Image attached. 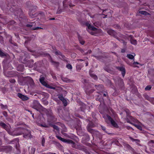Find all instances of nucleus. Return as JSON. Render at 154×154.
<instances>
[{
  "label": "nucleus",
  "mask_w": 154,
  "mask_h": 154,
  "mask_svg": "<svg viewBox=\"0 0 154 154\" xmlns=\"http://www.w3.org/2000/svg\"><path fill=\"white\" fill-rule=\"evenodd\" d=\"M9 134L13 136H17L23 134V137L26 138H31L32 136L31 131L23 128L19 127L15 128L14 130L11 131L10 129Z\"/></svg>",
  "instance_id": "f257e3e1"
},
{
  "label": "nucleus",
  "mask_w": 154,
  "mask_h": 154,
  "mask_svg": "<svg viewBox=\"0 0 154 154\" xmlns=\"http://www.w3.org/2000/svg\"><path fill=\"white\" fill-rule=\"evenodd\" d=\"M94 124L92 122H90L86 127L87 131L91 133L93 137L96 136L99 137L100 135V133L97 130L93 129V128L95 127Z\"/></svg>",
  "instance_id": "f03ea898"
},
{
  "label": "nucleus",
  "mask_w": 154,
  "mask_h": 154,
  "mask_svg": "<svg viewBox=\"0 0 154 154\" xmlns=\"http://www.w3.org/2000/svg\"><path fill=\"white\" fill-rule=\"evenodd\" d=\"M32 108L37 111L40 112L41 111H45V108L43 107L36 100H34L31 105Z\"/></svg>",
  "instance_id": "7ed1b4c3"
},
{
  "label": "nucleus",
  "mask_w": 154,
  "mask_h": 154,
  "mask_svg": "<svg viewBox=\"0 0 154 154\" xmlns=\"http://www.w3.org/2000/svg\"><path fill=\"white\" fill-rule=\"evenodd\" d=\"M0 126L2 128L6 130L8 133H9L10 129V128H11L10 126H8L5 123L2 122H0Z\"/></svg>",
  "instance_id": "20e7f679"
},
{
  "label": "nucleus",
  "mask_w": 154,
  "mask_h": 154,
  "mask_svg": "<svg viewBox=\"0 0 154 154\" xmlns=\"http://www.w3.org/2000/svg\"><path fill=\"white\" fill-rule=\"evenodd\" d=\"M106 116L112 125L115 127H117L118 125L114 121L112 118L108 115H106Z\"/></svg>",
  "instance_id": "39448f33"
},
{
  "label": "nucleus",
  "mask_w": 154,
  "mask_h": 154,
  "mask_svg": "<svg viewBox=\"0 0 154 154\" xmlns=\"http://www.w3.org/2000/svg\"><path fill=\"white\" fill-rule=\"evenodd\" d=\"M81 136H83V139H84L86 141H88L89 140L90 137L89 135L87 133H83L80 134Z\"/></svg>",
  "instance_id": "423d86ee"
},
{
  "label": "nucleus",
  "mask_w": 154,
  "mask_h": 154,
  "mask_svg": "<svg viewBox=\"0 0 154 154\" xmlns=\"http://www.w3.org/2000/svg\"><path fill=\"white\" fill-rule=\"evenodd\" d=\"M116 69L121 71L122 72V76H123V77H124L126 72L125 70V68L123 66H116Z\"/></svg>",
  "instance_id": "0eeeda50"
},
{
  "label": "nucleus",
  "mask_w": 154,
  "mask_h": 154,
  "mask_svg": "<svg viewBox=\"0 0 154 154\" xmlns=\"http://www.w3.org/2000/svg\"><path fill=\"white\" fill-rule=\"evenodd\" d=\"M17 96L23 101L27 100L29 99V98L28 97L20 93L17 94Z\"/></svg>",
  "instance_id": "6e6552de"
},
{
  "label": "nucleus",
  "mask_w": 154,
  "mask_h": 154,
  "mask_svg": "<svg viewBox=\"0 0 154 154\" xmlns=\"http://www.w3.org/2000/svg\"><path fill=\"white\" fill-rule=\"evenodd\" d=\"M107 32L109 35L113 36L115 38H116L117 33L114 30L112 29H109L107 30Z\"/></svg>",
  "instance_id": "1a4fd4ad"
},
{
  "label": "nucleus",
  "mask_w": 154,
  "mask_h": 154,
  "mask_svg": "<svg viewBox=\"0 0 154 154\" xmlns=\"http://www.w3.org/2000/svg\"><path fill=\"white\" fill-rule=\"evenodd\" d=\"M23 63L26 64L30 68H31L33 66L32 64L33 63V60H31L26 62H23Z\"/></svg>",
  "instance_id": "9d476101"
},
{
  "label": "nucleus",
  "mask_w": 154,
  "mask_h": 154,
  "mask_svg": "<svg viewBox=\"0 0 154 154\" xmlns=\"http://www.w3.org/2000/svg\"><path fill=\"white\" fill-rule=\"evenodd\" d=\"M143 97L145 98V99L147 100L150 101L153 104H154V102L153 100H154V98H150L146 94H144L143 95Z\"/></svg>",
  "instance_id": "9b49d317"
},
{
  "label": "nucleus",
  "mask_w": 154,
  "mask_h": 154,
  "mask_svg": "<svg viewBox=\"0 0 154 154\" xmlns=\"http://www.w3.org/2000/svg\"><path fill=\"white\" fill-rule=\"evenodd\" d=\"M35 10H33L32 8L29 10V14L31 17H34L36 16V14L35 13Z\"/></svg>",
  "instance_id": "f8f14e48"
},
{
  "label": "nucleus",
  "mask_w": 154,
  "mask_h": 154,
  "mask_svg": "<svg viewBox=\"0 0 154 154\" xmlns=\"http://www.w3.org/2000/svg\"><path fill=\"white\" fill-rule=\"evenodd\" d=\"M86 25L88 26V29L91 30L95 31L97 30V28H95L93 26L91 25L90 24L88 23H86Z\"/></svg>",
  "instance_id": "ddd939ff"
},
{
  "label": "nucleus",
  "mask_w": 154,
  "mask_h": 154,
  "mask_svg": "<svg viewBox=\"0 0 154 154\" xmlns=\"http://www.w3.org/2000/svg\"><path fill=\"white\" fill-rule=\"evenodd\" d=\"M39 81L41 83L45 86L47 83L45 81V78L43 76H41L39 79Z\"/></svg>",
  "instance_id": "4468645a"
},
{
  "label": "nucleus",
  "mask_w": 154,
  "mask_h": 154,
  "mask_svg": "<svg viewBox=\"0 0 154 154\" xmlns=\"http://www.w3.org/2000/svg\"><path fill=\"white\" fill-rule=\"evenodd\" d=\"M129 38H130V41L131 44L136 45L137 44V42L136 40L133 39L131 35H130L129 37Z\"/></svg>",
  "instance_id": "2eb2a0df"
},
{
  "label": "nucleus",
  "mask_w": 154,
  "mask_h": 154,
  "mask_svg": "<svg viewBox=\"0 0 154 154\" xmlns=\"http://www.w3.org/2000/svg\"><path fill=\"white\" fill-rule=\"evenodd\" d=\"M50 62L53 65H54L57 68L59 66L60 63L59 62H56L54 61L51 58L50 60Z\"/></svg>",
  "instance_id": "dca6fc26"
},
{
  "label": "nucleus",
  "mask_w": 154,
  "mask_h": 154,
  "mask_svg": "<svg viewBox=\"0 0 154 154\" xmlns=\"http://www.w3.org/2000/svg\"><path fill=\"white\" fill-rule=\"evenodd\" d=\"M76 148L77 149L83 150L84 151H85L86 150V149L84 146L80 145H77Z\"/></svg>",
  "instance_id": "f3484780"
},
{
  "label": "nucleus",
  "mask_w": 154,
  "mask_h": 154,
  "mask_svg": "<svg viewBox=\"0 0 154 154\" xmlns=\"http://www.w3.org/2000/svg\"><path fill=\"white\" fill-rule=\"evenodd\" d=\"M27 81H29V84L30 86L32 87H33L34 86V82L32 79L31 78H28Z\"/></svg>",
  "instance_id": "a211bd4d"
},
{
  "label": "nucleus",
  "mask_w": 154,
  "mask_h": 154,
  "mask_svg": "<svg viewBox=\"0 0 154 154\" xmlns=\"http://www.w3.org/2000/svg\"><path fill=\"white\" fill-rule=\"evenodd\" d=\"M66 143L71 144H72V146L73 148H76V146H75V143L72 140H67Z\"/></svg>",
  "instance_id": "6ab92c4d"
},
{
  "label": "nucleus",
  "mask_w": 154,
  "mask_h": 154,
  "mask_svg": "<svg viewBox=\"0 0 154 154\" xmlns=\"http://www.w3.org/2000/svg\"><path fill=\"white\" fill-rule=\"evenodd\" d=\"M95 86L96 88V89L99 91L103 90V86L102 85H99L98 86L95 85Z\"/></svg>",
  "instance_id": "aec40b11"
},
{
  "label": "nucleus",
  "mask_w": 154,
  "mask_h": 154,
  "mask_svg": "<svg viewBox=\"0 0 154 154\" xmlns=\"http://www.w3.org/2000/svg\"><path fill=\"white\" fill-rule=\"evenodd\" d=\"M45 111H42L45 112L46 113L48 117H49L50 116V114H51H51L53 113L51 110H48L45 108Z\"/></svg>",
  "instance_id": "412c9836"
},
{
  "label": "nucleus",
  "mask_w": 154,
  "mask_h": 154,
  "mask_svg": "<svg viewBox=\"0 0 154 154\" xmlns=\"http://www.w3.org/2000/svg\"><path fill=\"white\" fill-rule=\"evenodd\" d=\"M78 34V38L79 39V40L80 42V44L82 45H83L85 43V42L82 40V38L81 36H80Z\"/></svg>",
  "instance_id": "4be33fe9"
},
{
  "label": "nucleus",
  "mask_w": 154,
  "mask_h": 154,
  "mask_svg": "<svg viewBox=\"0 0 154 154\" xmlns=\"http://www.w3.org/2000/svg\"><path fill=\"white\" fill-rule=\"evenodd\" d=\"M49 125L50 126L52 127L54 129L56 130L57 131H59V129L58 127L54 125H53L51 123L49 124Z\"/></svg>",
  "instance_id": "5701e85b"
},
{
  "label": "nucleus",
  "mask_w": 154,
  "mask_h": 154,
  "mask_svg": "<svg viewBox=\"0 0 154 154\" xmlns=\"http://www.w3.org/2000/svg\"><path fill=\"white\" fill-rule=\"evenodd\" d=\"M56 137L59 140L62 142L66 143L67 142V140L62 138L61 137L58 136H56Z\"/></svg>",
  "instance_id": "b1692460"
},
{
  "label": "nucleus",
  "mask_w": 154,
  "mask_h": 154,
  "mask_svg": "<svg viewBox=\"0 0 154 154\" xmlns=\"http://www.w3.org/2000/svg\"><path fill=\"white\" fill-rule=\"evenodd\" d=\"M139 13L144 15H147L149 14V13L145 11H139Z\"/></svg>",
  "instance_id": "393cba45"
},
{
  "label": "nucleus",
  "mask_w": 154,
  "mask_h": 154,
  "mask_svg": "<svg viewBox=\"0 0 154 154\" xmlns=\"http://www.w3.org/2000/svg\"><path fill=\"white\" fill-rule=\"evenodd\" d=\"M135 56V54H134V55H132L131 54H128L127 55V57L130 59H134V57Z\"/></svg>",
  "instance_id": "a878e982"
},
{
  "label": "nucleus",
  "mask_w": 154,
  "mask_h": 154,
  "mask_svg": "<svg viewBox=\"0 0 154 154\" xmlns=\"http://www.w3.org/2000/svg\"><path fill=\"white\" fill-rule=\"evenodd\" d=\"M56 145L58 147V148L61 150H63V147L59 143H56Z\"/></svg>",
  "instance_id": "bb28decb"
},
{
  "label": "nucleus",
  "mask_w": 154,
  "mask_h": 154,
  "mask_svg": "<svg viewBox=\"0 0 154 154\" xmlns=\"http://www.w3.org/2000/svg\"><path fill=\"white\" fill-rule=\"evenodd\" d=\"M42 139V146H45V138L43 136H42L41 138Z\"/></svg>",
  "instance_id": "cd10ccee"
},
{
  "label": "nucleus",
  "mask_w": 154,
  "mask_h": 154,
  "mask_svg": "<svg viewBox=\"0 0 154 154\" xmlns=\"http://www.w3.org/2000/svg\"><path fill=\"white\" fill-rule=\"evenodd\" d=\"M12 147L10 146H6L5 148L8 151H11L12 150Z\"/></svg>",
  "instance_id": "c85d7f7f"
},
{
  "label": "nucleus",
  "mask_w": 154,
  "mask_h": 154,
  "mask_svg": "<svg viewBox=\"0 0 154 154\" xmlns=\"http://www.w3.org/2000/svg\"><path fill=\"white\" fill-rule=\"evenodd\" d=\"M50 115V116L49 117L52 120H54L55 116L53 115V114H51Z\"/></svg>",
  "instance_id": "c756f323"
},
{
  "label": "nucleus",
  "mask_w": 154,
  "mask_h": 154,
  "mask_svg": "<svg viewBox=\"0 0 154 154\" xmlns=\"http://www.w3.org/2000/svg\"><path fill=\"white\" fill-rule=\"evenodd\" d=\"M54 52L56 55H62V53L59 50H56Z\"/></svg>",
  "instance_id": "7c9ffc66"
},
{
  "label": "nucleus",
  "mask_w": 154,
  "mask_h": 154,
  "mask_svg": "<svg viewBox=\"0 0 154 154\" xmlns=\"http://www.w3.org/2000/svg\"><path fill=\"white\" fill-rule=\"evenodd\" d=\"M0 105L1 106V108L4 109H6L8 108V106L7 105H4L3 104H0Z\"/></svg>",
  "instance_id": "2f4dec72"
},
{
  "label": "nucleus",
  "mask_w": 154,
  "mask_h": 154,
  "mask_svg": "<svg viewBox=\"0 0 154 154\" xmlns=\"http://www.w3.org/2000/svg\"><path fill=\"white\" fill-rule=\"evenodd\" d=\"M35 151V149L34 148L32 147L31 148V151L29 152L30 154H34Z\"/></svg>",
  "instance_id": "473e14b6"
},
{
  "label": "nucleus",
  "mask_w": 154,
  "mask_h": 154,
  "mask_svg": "<svg viewBox=\"0 0 154 154\" xmlns=\"http://www.w3.org/2000/svg\"><path fill=\"white\" fill-rule=\"evenodd\" d=\"M45 86L47 88H48L51 89H53L54 90L55 89V87L50 86L48 84H47Z\"/></svg>",
  "instance_id": "72a5a7b5"
},
{
  "label": "nucleus",
  "mask_w": 154,
  "mask_h": 154,
  "mask_svg": "<svg viewBox=\"0 0 154 154\" xmlns=\"http://www.w3.org/2000/svg\"><path fill=\"white\" fill-rule=\"evenodd\" d=\"M134 125L138 129L140 130H142V128L140 125L136 124H134Z\"/></svg>",
  "instance_id": "f704fd0d"
},
{
  "label": "nucleus",
  "mask_w": 154,
  "mask_h": 154,
  "mask_svg": "<svg viewBox=\"0 0 154 154\" xmlns=\"http://www.w3.org/2000/svg\"><path fill=\"white\" fill-rule=\"evenodd\" d=\"M63 104L64 106H65L67 105V101L65 99L62 101Z\"/></svg>",
  "instance_id": "c9c22d12"
},
{
  "label": "nucleus",
  "mask_w": 154,
  "mask_h": 154,
  "mask_svg": "<svg viewBox=\"0 0 154 154\" xmlns=\"http://www.w3.org/2000/svg\"><path fill=\"white\" fill-rule=\"evenodd\" d=\"M66 67L69 69H72V65L70 64H67L66 66Z\"/></svg>",
  "instance_id": "e433bc0d"
},
{
  "label": "nucleus",
  "mask_w": 154,
  "mask_h": 154,
  "mask_svg": "<svg viewBox=\"0 0 154 154\" xmlns=\"http://www.w3.org/2000/svg\"><path fill=\"white\" fill-rule=\"evenodd\" d=\"M130 139L133 141H136L137 143L140 142L139 140L137 139H134L131 137H130Z\"/></svg>",
  "instance_id": "4c0bfd02"
},
{
  "label": "nucleus",
  "mask_w": 154,
  "mask_h": 154,
  "mask_svg": "<svg viewBox=\"0 0 154 154\" xmlns=\"http://www.w3.org/2000/svg\"><path fill=\"white\" fill-rule=\"evenodd\" d=\"M94 91V89H91L90 91H86V93L87 94H90L92 93Z\"/></svg>",
  "instance_id": "58836bf2"
},
{
  "label": "nucleus",
  "mask_w": 154,
  "mask_h": 154,
  "mask_svg": "<svg viewBox=\"0 0 154 154\" xmlns=\"http://www.w3.org/2000/svg\"><path fill=\"white\" fill-rule=\"evenodd\" d=\"M82 68V67L79 65H77L76 66V69L77 70H80Z\"/></svg>",
  "instance_id": "ea45409f"
},
{
  "label": "nucleus",
  "mask_w": 154,
  "mask_h": 154,
  "mask_svg": "<svg viewBox=\"0 0 154 154\" xmlns=\"http://www.w3.org/2000/svg\"><path fill=\"white\" fill-rule=\"evenodd\" d=\"M151 87L150 86L148 85L147 86L145 89V90L146 91H149L151 89Z\"/></svg>",
  "instance_id": "a19ab883"
},
{
  "label": "nucleus",
  "mask_w": 154,
  "mask_h": 154,
  "mask_svg": "<svg viewBox=\"0 0 154 154\" xmlns=\"http://www.w3.org/2000/svg\"><path fill=\"white\" fill-rule=\"evenodd\" d=\"M9 81L11 83H14L16 81L14 79H9Z\"/></svg>",
  "instance_id": "79ce46f5"
},
{
  "label": "nucleus",
  "mask_w": 154,
  "mask_h": 154,
  "mask_svg": "<svg viewBox=\"0 0 154 154\" xmlns=\"http://www.w3.org/2000/svg\"><path fill=\"white\" fill-rule=\"evenodd\" d=\"M34 23V22L31 23L30 24H27L26 26L29 27H31L32 26Z\"/></svg>",
  "instance_id": "37998d69"
},
{
  "label": "nucleus",
  "mask_w": 154,
  "mask_h": 154,
  "mask_svg": "<svg viewBox=\"0 0 154 154\" xmlns=\"http://www.w3.org/2000/svg\"><path fill=\"white\" fill-rule=\"evenodd\" d=\"M94 57L97 59L98 60H100L101 59H102L103 58V56H94Z\"/></svg>",
  "instance_id": "c03bdc74"
},
{
  "label": "nucleus",
  "mask_w": 154,
  "mask_h": 154,
  "mask_svg": "<svg viewBox=\"0 0 154 154\" xmlns=\"http://www.w3.org/2000/svg\"><path fill=\"white\" fill-rule=\"evenodd\" d=\"M104 69L106 71L109 73L111 72V70L107 67H105L104 68Z\"/></svg>",
  "instance_id": "a18cd8bd"
},
{
  "label": "nucleus",
  "mask_w": 154,
  "mask_h": 154,
  "mask_svg": "<svg viewBox=\"0 0 154 154\" xmlns=\"http://www.w3.org/2000/svg\"><path fill=\"white\" fill-rule=\"evenodd\" d=\"M79 50L80 51V52H81V53L84 55V54L85 53V50H83V49H82L81 48H80L79 49Z\"/></svg>",
  "instance_id": "49530a36"
},
{
  "label": "nucleus",
  "mask_w": 154,
  "mask_h": 154,
  "mask_svg": "<svg viewBox=\"0 0 154 154\" xmlns=\"http://www.w3.org/2000/svg\"><path fill=\"white\" fill-rule=\"evenodd\" d=\"M119 81H120V83L121 84V87H122L123 86V81L121 79H119Z\"/></svg>",
  "instance_id": "de8ad7c7"
},
{
  "label": "nucleus",
  "mask_w": 154,
  "mask_h": 154,
  "mask_svg": "<svg viewBox=\"0 0 154 154\" xmlns=\"http://www.w3.org/2000/svg\"><path fill=\"white\" fill-rule=\"evenodd\" d=\"M91 53V50H89L88 51L85 53L84 54V55H85L88 54H90Z\"/></svg>",
  "instance_id": "09e8293b"
},
{
  "label": "nucleus",
  "mask_w": 154,
  "mask_h": 154,
  "mask_svg": "<svg viewBox=\"0 0 154 154\" xmlns=\"http://www.w3.org/2000/svg\"><path fill=\"white\" fill-rule=\"evenodd\" d=\"M9 42H10L11 44H13V45H15V44L16 43H13L12 42V38H11L9 40Z\"/></svg>",
  "instance_id": "8fccbe9b"
},
{
  "label": "nucleus",
  "mask_w": 154,
  "mask_h": 154,
  "mask_svg": "<svg viewBox=\"0 0 154 154\" xmlns=\"http://www.w3.org/2000/svg\"><path fill=\"white\" fill-rule=\"evenodd\" d=\"M58 98L61 101L63 100V99H64V98L63 97V95H62L59 96L58 97Z\"/></svg>",
  "instance_id": "3c124183"
},
{
  "label": "nucleus",
  "mask_w": 154,
  "mask_h": 154,
  "mask_svg": "<svg viewBox=\"0 0 154 154\" xmlns=\"http://www.w3.org/2000/svg\"><path fill=\"white\" fill-rule=\"evenodd\" d=\"M42 29V28L40 27H35V28H32V29L34 30H37V29Z\"/></svg>",
  "instance_id": "603ef678"
},
{
  "label": "nucleus",
  "mask_w": 154,
  "mask_h": 154,
  "mask_svg": "<svg viewBox=\"0 0 154 154\" xmlns=\"http://www.w3.org/2000/svg\"><path fill=\"white\" fill-rule=\"evenodd\" d=\"M125 111L126 112L127 116H129V110L128 109H126L125 110Z\"/></svg>",
  "instance_id": "864d4df0"
},
{
  "label": "nucleus",
  "mask_w": 154,
  "mask_h": 154,
  "mask_svg": "<svg viewBox=\"0 0 154 154\" xmlns=\"http://www.w3.org/2000/svg\"><path fill=\"white\" fill-rule=\"evenodd\" d=\"M101 127L103 131H104L106 132V128L105 127L103 126H101Z\"/></svg>",
  "instance_id": "5fc2aeb1"
},
{
  "label": "nucleus",
  "mask_w": 154,
  "mask_h": 154,
  "mask_svg": "<svg viewBox=\"0 0 154 154\" xmlns=\"http://www.w3.org/2000/svg\"><path fill=\"white\" fill-rule=\"evenodd\" d=\"M39 15H41V16H42V17H44V13L42 12H40L39 13Z\"/></svg>",
  "instance_id": "6e6d98bb"
},
{
  "label": "nucleus",
  "mask_w": 154,
  "mask_h": 154,
  "mask_svg": "<svg viewBox=\"0 0 154 154\" xmlns=\"http://www.w3.org/2000/svg\"><path fill=\"white\" fill-rule=\"evenodd\" d=\"M50 125H49L46 124H44L43 125V127L45 128H49L50 126Z\"/></svg>",
  "instance_id": "4d7b16f0"
},
{
  "label": "nucleus",
  "mask_w": 154,
  "mask_h": 154,
  "mask_svg": "<svg viewBox=\"0 0 154 154\" xmlns=\"http://www.w3.org/2000/svg\"><path fill=\"white\" fill-rule=\"evenodd\" d=\"M133 65H135V64H139L140 63L137 62H134L133 63Z\"/></svg>",
  "instance_id": "13d9d810"
},
{
  "label": "nucleus",
  "mask_w": 154,
  "mask_h": 154,
  "mask_svg": "<svg viewBox=\"0 0 154 154\" xmlns=\"http://www.w3.org/2000/svg\"><path fill=\"white\" fill-rule=\"evenodd\" d=\"M48 101H45L44 102V104L45 105H47L48 104Z\"/></svg>",
  "instance_id": "bf43d9fd"
},
{
  "label": "nucleus",
  "mask_w": 154,
  "mask_h": 154,
  "mask_svg": "<svg viewBox=\"0 0 154 154\" xmlns=\"http://www.w3.org/2000/svg\"><path fill=\"white\" fill-rule=\"evenodd\" d=\"M92 77L95 79H97V77L96 75H94L92 76Z\"/></svg>",
  "instance_id": "052dcab7"
},
{
  "label": "nucleus",
  "mask_w": 154,
  "mask_h": 154,
  "mask_svg": "<svg viewBox=\"0 0 154 154\" xmlns=\"http://www.w3.org/2000/svg\"><path fill=\"white\" fill-rule=\"evenodd\" d=\"M125 51V49H121V52L122 53H124Z\"/></svg>",
  "instance_id": "680f3d73"
},
{
  "label": "nucleus",
  "mask_w": 154,
  "mask_h": 154,
  "mask_svg": "<svg viewBox=\"0 0 154 154\" xmlns=\"http://www.w3.org/2000/svg\"><path fill=\"white\" fill-rule=\"evenodd\" d=\"M121 41H122V43H123L124 45H126V42L124 40H121Z\"/></svg>",
  "instance_id": "e2e57ef3"
},
{
  "label": "nucleus",
  "mask_w": 154,
  "mask_h": 154,
  "mask_svg": "<svg viewBox=\"0 0 154 154\" xmlns=\"http://www.w3.org/2000/svg\"><path fill=\"white\" fill-rule=\"evenodd\" d=\"M116 38L118 40H119L121 42H122V41H121L122 39H119V38L117 36L116 37Z\"/></svg>",
  "instance_id": "0e129e2a"
},
{
  "label": "nucleus",
  "mask_w": 154,
  "mask_h": 154,
  "mask_svg": "<svg viewBox=\"0 0 154 154\" xmlns=\"http://www.w3.org/2000/svg\"><path fill=\"white\" fill-rule=\"evenodd\" d=\"M116 38L118 40H119L121 42H122V41H121L122 39H119V38L117 36L116 37Z\"/></svg>",
  "instance_id": "69168bd1"
},
{
  "label": "nucleus",
  "mask_w": 154,
  "mask_h": 154,
  "mask_svg": "<svg viewBox=\"0 0 154 154\" xmlns=\"http://www.w3.org/2000/svg\"><path fill=\"white\" fill-rule=\"evenodd\" d=\"M44 55L45 56H50V54L48 53H45V54H44Z\"/></svg>",
  "instance_id": "338daca9"
},
{
  "label": "nucleus",
  "mask_w": 154,
  "mask_h": 154,
  "mask_svg": "<svg viewBox=\"0 0 154 154\" xmlns=\"http://www.w3.org/2000/svg\"><path fill=\"white\" fill-rule=\"evenodd\" d=\"M75 55H76V54H75L73 53V54H71V56L72 57V56L75 57Z\"/></svg>",
  "instance_id": "774afa93"
}]
</instances>
